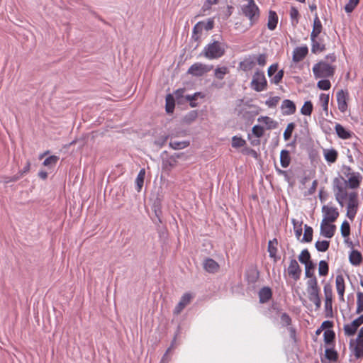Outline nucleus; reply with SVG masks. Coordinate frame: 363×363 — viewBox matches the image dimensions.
Returning <instances> with one entry per match:
<instances>
[{"label": "nucleus", "instance_id": "f257e3e1", "mask_svg": "<svg viewBox=\"0 0 363 363\" xmlns=\"http://www.w3.org/2000/svg\"><path fill=\"white\" fill-rule=\"evenodd\" d=\"M335 70V67L325 60L316 63L313 67V72L315 78H328L333 77Z\"/></svg>", "mask_w": 363, "mask_h": 363}, {"label": "nucleus", "instance_id": "f03ea898", "mask_svg": "<svg viewBox=\"0 0 363 363\" xmlns=\"http://www.w3.org/2000/svg\"><path fill=\"white\" fill-rule=\"evenodd\" d=\"M225 50V47L223 43L214 41L205 47L203 54L209 60L218 59L224 55Z\"/></svg>", "mask_w": 363, "mask_h": 363}, {"label": "nucleus", "instance_id": "7ed1b4c3", "mask_svg": "<svg viewBox=\"0 0 363 363\" xmlns=\"http://www.w3.org/2000/svg\"><path fill=\"white\" fill-rule=\"evenodd\" d=\"M246 4L242 7V11L245 16H247L251 22V25L254 24L259 17V11L254 0H245Z\"/></svg>", "mask_w": 363, "mask_h": 363}, {"label": "nucleus", "instance_id": "20e7f679", "mask_svg": "<svg viewBox=\"0 0 363 363\" xmlns=\"http://www.w3.org/2000/svg\"><path fill=\"white\" fill-rule=\"evenodd\" d=\"M251 88L260 92L267 89V82L263 72L257 71L252 76V79L250 83Z\"/></svg>", "mask_w": 363, "mask_h": 363}, {"label": "nucleus", "instance_id": "39448f33", "mask_svg": "<svg viewBox=\"0 0 363 363\" xmlns=\"http://www.w3.org/2000/svg\"><path fill=\"white\" fill-rule=\"evenodd\" d=\"M334 183V192L337 201L342 207L344 206L345 199L348 197L346 189L344 185L341 183L340 180L335 179Z\"/></svg>", "mask_w": 363, "mask_h": 363}, {"label": "nucleus", "instance_id": "423d86ee", "mask_svg": "<svg viewBox=\"0 0 363 363\" xmlns=\"http://www.w3.org/2000/svg\"><path fill=\"white\" fill-rule=\"evenodd\" d=\"M357 194L355 192H351L348 194V203L347 206V216L350 219L352 220L354 218L357 213Z\"/></svg>", "mask_w": 363, "mask_h": 363}, {"label": "nucleus", "instance_id": "0eeeda50", "mask_svg": "<svg viewBox=\"0 0 363 363\" xmlns=\"http://www.w3.org/2000/svg\"><path fill=\"white\" fill-rule=\"evenodd\" d=\"M212 68L213 66H208L200 62H196L189 68L188 73L193 76L201 77L211 71Z\"/></svg>", "mask_w": 363, "mask_h": 363}, {"label": "nucleus", "instance_id": "6e6552de", "mask_svg": "<svg viewBox=\"0 0 363 363\" xmlns=\"http://www.w3.org/2000/svg\"><path fill=\"white\" fill-rule=\"evenodd\" d=\"M322 213L323 215L322 220L332 223L335 222L339 216L337 208L329 205H325L322 207Z\"/></svg>", "mask_w": 363, "mask_h": 363}, {"label": "nucleus", "instance_id": "1a4fd4ad", "mask_svg": "<svg viewBox=\"0 0 363 363\" xmlns=\"http://www.w3.org/2000/svg\"><path fill=\"white\" fill-rule=\"evenodd\" d=\"M331 223L322 220L320 224V234L327 238H331L335 232L336 227Z\"/></svg>", "mask_w": 363, "mask_h": 363}, {"label": "nucleus", "instance_id": "9d476101", "mask_svg": "<svg viewBox=\"0 0 363 363\" xmlns=\"http://www.w3.org/2000/svg\"><path fill=\"white\" fill-rule=\"evenodd\" d=\"M287 272L288 274L292 277L295 281L299 279L301 274V269L296 259H291L289 266L287 269Z\"/></svg>", "mask_w": 363, "mask_h": 363}, {"label": "nucleus", "instance_id": "9b49d317", "mask_svg": "<svg viewBox=\"0 0 363 363\" xmlns=\"http://www.w3.org/2000/svg\"><path fill=\"white\" fill-rule=\"evenodd\" d=\"M347 98L348 94L347 92L344 91L342 89L340 90L337 93V101L339 110L344 113L346 111L347 108Z\"/></svg>", "mask_w": 363, "mask_h": 363}, {"label": "nucleus", "instance_id": "f8f14e48", "mask_svg": "<svg viewBox=\"0 0 363 363\" xmlns=\"http://www.w3.org/2000/svg\"><path fill=\"white\" fill-rule=\"evenodd\" d=\"M324 294H325V308L326 312H330L332 313L333 308H332V302H333V291L330 285L326 284L324 286Z\"/></svg>", "mask_w": 363, "mask_h": 363}, {"label": "nucleus", "instance_id": "ddd939ff", "mask_svg": "<svg viewBox=\"0 0 363 363\" xmlns=\"http://www.w3.org/2000/svg\"><path fill=\"white\" fill-rule=\"evenodd\" d=\"M192 296L191 294H184L174 310V314H179L191 302Z\"/></svg>", "mask_w": 363, "mask_h": 363}, {"label": "nucleus", "instance_id": "4468645a", "mask_svg": "<svg viewBox=\"0 0 363 363\" xmlns=\"http://www.w3.org/2000/svg\"><path fill=\"white\" fill-rule=\"evenodd\" d=\"M350 347L357 359L363 357V340L357 338L354 341H351Z\"/></svg>", "mask_w": 363, "mask_h": 363}, {"label": "nucleus", "instance_id": "2eb2a0df", "mask_svg": "<svg viewBox=\"0 0 363 363\" xmlns=\"http://www.w3.org/2000/svg\"><path fill=\"white\" fill-rule=\"evenodd\" d=\"M308 298L315 305L316 309H319L321 306V300L319 296V288L307 289Z\"/></svg>", "mask_w": 363, "mask_h": 363}, {"label": "nucleus", "instance_id": "dca6fc26", "mask_svg": "<svg viewBox=\"0 0 363 363\" xmlns=\"http://www.w3.org/2000/svg\"><path fill=\"white\" fill-rule=\"evenodd\" d=\"M335 285L339 298L341 301L344 302V294L345 289V280L342 275H337L335 279Z\"/></svg>", "mask_w": 363, "mask_h": 363}, {"label": "nucleus", "instance_id": "f3484780", "mask_svg": "<svg viewBox=\"0 0 363 363\" xmlns=\"http://www.w3.org/2000/svg\"><path fill=\"white\" fill-rule=\"evenodd\" d=\"M281 108L284 115H291L296 111L295 104L289 99H285L282 101Z\"/></svg>", "mask_w": 363, "mask_h": 363}, {"label": "nucleus", "instance_id": "a211bd4d", "mask_svg": "<svg viewBox=\"0 0 363 363\" xmlns=\"http://www.w3.org/2000/svg\"><path fill=\"white\" fill-rule=\"evenodd\" d=\"M312 42L311 51L313 53L321 52L325 49V45L321 38L318 36L314 38H311Z\"/></svg>", "mask_w": 363, "mask_h": 363}, {"label": "nucleus", "instance_id": "6ab92c4d", "mask_svg": "<svg viewBox=\"0 0 363 363\" xmlns=\"http://www.w3.org/2000/svg\"><path fill=\"white\" fill-rule=\"evenodd\" d=\"M362 176L359 173L352 172L348 175V184L350 188L355 189L359 186L362 181Z\"/></svg>", "mask_w": 363, "mask_h": 363}, {"label": "nucleus", "instance_id": "aec40b11", "mask_svg": "<svg viewBox=\"0 0 363 363\" xmlns=\"http://www.w3.org/2000/svg\"><path fill=\"white\" fill-rule=\"evenodd\" d=\"M308 48L306 47L296 48L294 51L293 60L296 62L301 61L307 55Z\"/></svg>", "mask_w": 363, "mask_h": 363}, {"label": "nucleus", "instance_id": "412c9836", "mask_svg": "<svg viewBox=\"0 0 363 363\" xmlns=\"http://www.w3.org/2000/svg\"><path fill=\"white\" fill-rule=\"evenodd\" d=\"M203 268L210 273L216 272L219 268L218 264L213 259H206L203 262Z\"/></svg>", "mask_w": 363, "mask_h": 363}, {"label": "nucleus", "instance_id": "4be33fe9", "mask_svg": "<svg viewBox=\"0 0 363 363\" xmlns=\"http://www.w3.org/2000/svg\"><path fill=\"white\" fill-rule=\"evenodd\" d=\"M322 23L316 14L313 21V30L311 34V38H314L315 37L319 36L320 33L322 31Z\"/></svg>", "mask_w": 363, "mask_h": 363}, {"label": "nucleus", "instance_id": "5701e85b", "mask_svg": "<svg viewBox=\"0 0 363 363\" xmlns=\"http://www.w3.org/2000/svg\"><path fill=\"white\" fill-rule=\"evenodd\" d=\"M359 325L354 320L350 324L344 325L345 334L347 336H352L355 334Z\"/></svg>", "mask_w": 363, "mask_h": 363}, {"label": "nucleus", "instance_id": "b1692460", "mask_svg": "<svg viewBox=\"0 0 363 363\" xmlns=\"http://www.w3.org/2000/svg\"><path fill=\"white\" fill-rule=\"evenodd\" d=\"M323 155L326 161L330 163L335 162L337 157V152L334 149H325Z\"/></svg>", "mask_w": 363, "mask_h": 363}, {"label": "nucleus", "instance_id": "393cba45", "mask_svg": "<svg viewBox=\"0 0 363 363\" xmlns=\"http://www.w3.org/2000/svg\"><path fill=\"white\" fill-rule=\"evenodd\" d=\"M278 23V16L275 11H270L268 16L267 27L269 30H273L277 27Z\"/></svg>", "mask_w": 363, "mask_h": 363}, {"label": "nucleus", "instance_id": "a878e982", "mask_svg": "<svg viewBox=\"0 0 363 363\" xmlns=\"http://www.w3.org/2000/svg\"><path fill=\"white\" fill-rule=\"evenodd\" d=\"M258 122L264 124L267 129L277 128V123L268 116H261L257 119Z\"/></svg>", "mask_w": 363, "mask_h": 363}, {"label": "nucleus", "instance_id": "bb28decb", "mask_svg": "<svg viewBox=\"0 0 363 363\" xmlns=\"http://www.w3.org/2000/svg\"><path fill=\"white\" fill-rule=\"evenodd\" d=\"M259 301L265 303L272 297V291L269 287L262 288L259 292Z\"/></svg>", "mask_w": 363, "mask_h": 363}, {"label": "nucleus", "instance_id": "cd10ccee", "mask_svg": "<svg viewBox=\"0 0 363 363\" xmlns=\"http://www.w3.org/2000/svg\"><path fill=\"white\" fill-rule=\"evenodd\" d=\"M335 131L337 135L342 139H348L350 138L352 134L350 132L347 131L342 125L340 124H336L335 125Z\"/></svg>", "mask_w": 363, "mask_h": 363}, {"label": "nucleus", "instance_id": "c85d7f7f", "mask_svg": "<svg viewBox=\"0 0 363 363\" xmlns=\"http://www.w3.org/2000/svg\"><path fill=\"white\" fill-rule=\"evenodd\" d=\"M291 158L289 156V152L286 150H283L280 154V162L283 167H287L290 164Z\"/></svg>", "mask_w": 363, "mask_h": 363}, {"label": "nucleus", "instance_id": "c756f323", "mask_svg": "<svg viewBox=\"0 0 363 363\" xmlns=\"http://www.w3.org/2000/svg\"><path fill=\"white\" fill-rule=\"evenodd\" d=\"M362 257L360 252L352 250L350 255V261L354 265H358L362 262Z\"/></svg>", "mask_w": 363, "mask_h": 363}, {"label": "nucleus", "instance_id": "7c9ffc66", "mask_svg": "<svg viewBox=\"0 0 363 363\" xmlns=\"http://www.w3.org/2000/svg\"><path fill=\"white\" fill-rule=\"evenodd\" d=\"M145 175V169H141L139 172L138 177L135 179V183L138 186V191H140L143 186L144 179Z\"/></svg>", "mask_w": 363, "mask_h": 363}, {"label": "nucleus", "instance_id": "2f4dec72", "mask_svg": "<svg viewBox=\"0 0 363 363\" xmlns=\"http://www.w3.org/2000/svg\"><path fill=\"white\" fill-rule=\"evenodd\" d=\"M313 239V228L307 225H305V231L301 242H309Z\"/></svg>", "mask_w": 363, "mask_h": 363}, {"label": "nucleus", "instance_id": "473e14b6", "mask_svg": "<svg viewBox=\"0 0 363 363\" xmlns=\"http://www.w3.org/2000/svg\"><path fill=\"white\" fill-rule=\"evenodd\" d=\"M174 108V99L171 94L166 97V111L167 113H172Z\"/></svg>", "mask_w": 363, "mask_h": 363}, {"label": "nucleus", "instance_id": "72a5a7b5", "mask_svg": "<svg viewBox=\"0 0 363 363\" xmlns=\"http://www.w3.org/2000/svg\"><path fill=\"white\" fill-rule=\"evenodd\" d=\"M58 160L59 157L57 156L52 155L45 160L43 165L48 168H52L56 165Z\"/></svg>", "mask_w": 363, "mask_h": 363}, {"label": "nucleus", "instance_id": "f704fd0d", "mask_svg": "<svg viewBox=\"0 0 363 363\" xmlns=\"http://www.w3.org/2000/svg\"><path fill=\"white\" fill-rule=\"evenodd\" d=\"M189 145V143L187 141H171L169 143V146L174 150H181L184 149Z\"/></svg>", "mask_w": 363, "mask_h": 363}, {"label": "nucleus", "instance_id": "c9c22d12", "mask_svg": "<svg viewBox=\"0 0 363 363\" xmlns=\"http://www.w3.org/2000/svg\"><path fill=\"white\" fill-rule=\"evenodd\" d=\"M277 241L276 239L270 240L268 243V252L271 257H276L277 249Z\"/></svg>", "mask_w": 363, "mask_h": 363}, {"label": "nucleus", "instance_id": "e433bc0d", "mask_svg": "<svg viewBox=\"0 0 363 363\" xmlns=\"http://www.w3.org/2000/svg\"><path fill=\"white\" fill-rule=\"evenodd\" d=\"M313 111V104L310 101H306L301 109V113L305 116H310Z\"/></svg>", "mask_w": 363, "mask_h": 363}, {"label": "nucleus", "instance_id": "4c0bfd02", "mask_svg": "<svg viewBox=\"0 0 363 363\" xmlns=\"http://www.w3.org/2000/svg\"><path fill=\"white\" fill-rule=\"evenodd\" d=\"M310 259H311V255H310L309 252L308 251V250H302V252H301V254L298 256V260L304 264H306V263L311 262Z\"/></svg>", "mask_w": 363, "mask_h": 363}, {"label": "nucleus", "instance_id": "58836bf2", "mask_svg": "<svg viewBox=\"0 0 363 363\" xmlns=\"http://www.w3.org/2000/svg\"><path fill=\"white\" fill-rule=\"evenodd\" d=\"M363 311V293L357 292V314L361 313Z\"/></svg>", "mask_w": 363, "mask_h": 363}, {"label": "nucleus", "instance_id": "ea45409f", "mask_svg": "<svg viewBox=\"0 0 363 363\" xmlns=\"http://www.w3.org/2000/svg\"><path fill=\"white\" fill-rule=\"evenodd\" d=\"M325 356L326 359L333 362L337 361L338 358L337 352L333 349H326L325 351Z\"/></svg>", "mask_w": 363, "mask_h": 363}, {"label": "nucleus", "instance_id": "a19ab883", "mask_svg": "<svg viewBox=\"0 0 363 363\" xmlns=\"http://www.w3.org/2000/svg\"><path fill=\"white\" fill-rule=\"evenodd\" d=\"M203 28V23L199 22L195 25L193 29V35L192 38L195 40H198L199 36L198 35L199 33H201Z\"/></svg>", "mask_w": 363, "mask_h": 363}, {"label": "nucleus", "instance_id": "79ce46f5", "mask_svg": "<svg viewBox=\"0 0 363 363\" xmlns=\"http://www.w3.org/2000/svg\"><path fill=\"white\" fill-rule=\"evenodd\" d=\"M315 245L318 251L325 252L329 248L330 242L327 240L317 241Z\"/></svg>", "mask_w": 363, "mask_h": 363}, {"label": "nucleus", "instance_id": "37998d69", "mask_svg": "<svg viewBox=\"0 0 363 363\" xmlns=\"http://www.w3.org/2000/svg\"><path fill=\"white\" fill-rule=\"evenodd\" d=\"M318 273L320 276H326L328 273V264L324 261L321 260L319 262Z\"/></svg>", "mask_w": 363, "mask_h": 363}, {"label": "nucleus", "instance_id": "c03bdc74", "mask_svg": "<svg viewBox=\"0 0 363 363\" xmlns=\"http://www.w3.org/2000/svg\"><path fill=\"white\" fill-rule=\"evenodd\" d=\"M227 73H228V69L226 67H218L215 69V77L218 79H223Z\"/></svg>", "mask_w": 363, "mask_h": 363}, {"label": "nucleus", "instance_id": "a18cd8bd", "mask_svg": "<svg viewBox=\"0 0 363 363\" xmlns=\"http://www.w3.org/2000/svg\"><path fill=\"white\" fill-rule=\"evenodd\" d=\"M292 223L294 224V228L295 231V235L298 240L300 239L301 234H302V228H301V223H298L295 219L292 220Z\"/></svg>", "mask_w": 363, "mask_h": 363}, {"label": "nucleus", "instance_id": "49530a36", "mask_svg": "<svg viewBox=\"0 0 363 363\" xmlns=\"http://www.w3.org/2000/svg\"><path fill=\"white\" fill-rule=\"evenodd\" d=\"M340 230H341V234H342V237L347 238L350 235V224L347 221L345 220L342 223Z\"/></svg>", "mask_w": 363, "mask_h": 363}, {"label": "nucleus", "instance_id": "de8ad7c7", "mask_svg": "<svg viewBox=\"0 0 363 363\" xmlns=\"http://www.w3.org/2000/svg\"><path fill=\"white\" fill-rule=\"evenodd\" d=\"M295 128L294 123H290L287 125V127L284 133V138L285 140H289L291 137L292 132Z\"/></svg>", "mask_w": 363, "mask_h": 363}, {"label": "nucleus", "instance_id": "09e8293b", "mask_svg": "<svg viewBox=\"0 0 363 363\" xmlns=\"http://www.w3.org/2000/svg\"><path fill=\"white\" fill-rule=\"evenodd\" d=\"M315 265L311 262L309 263H306L305 264V274L306 277H312L314 275V269Z\"/></svg>", "mask_w": 363, "mask_h": 363}, {"label": "nucleus", "instance_id": "8fccbe9b", "mask_svg": "<svg viewBox=\"0 0 363 363\" xmlns=\"http://www.w3.org/2000/svg\"><path fill=\"white\" fill-rule=\"evenodd\" d=\"M317 86L321 90H328L330 88L331 84L329 80L322 79L318 82Z\"/></svg>", "mask_w": 363, "mask_h": 363}, {"label": "nucleus", "instance_id": "3c124183", "mask_svg": "<svg viewBox=\"0 0 363 363\" xmlns=\"http://www.w3.org/2000/svg\"><path fill=\"white\" fill-rule=\"evenodd\" d=\"M245 141L241 138L234 136L232 139V146L233 147H241L244 146Z\"/></svg>", "mask_w": 363, "mask_h": 363}, {"label": "nucleus", "instance_id": "603ef678", "mask_svg": "<svg viewBox=\"0 0 363 363\" xmlns=\"http://www.w3.org/2000/svg\"><path fill=\"white\" fill-rule=\"evenodd\" d=\"M359 0H350L349 2L345 5V10L347 13L352 12L355 6L358 4Z\"/></svg>", "mask_w": 363, "mask_h": 363}, {"label": "nucleus", "instance_id": "864d4df0", "mask_svg": "<svg viewBox=\"0 0 363 363\" xmlns=\"http://www.w3.org/2000/svg\"><path fill=\"white\" fill-rule=\"evenodd\" d=\"M309 279L307 281V289H315L318 288V281L315 275L312 277H307Z\"/></svg>", "mask_w": 363, "mask_h": 363}, {"label": "nucleus", "instance_id": "5fc2aeb1", "mask_svg": "<svg viewBox=\"0 0 363 363\" xmlns=\"http://www.w3.org/2000/svg\"><path fill=\"white\" fill-rule=\"evenodd\" d=\"M320 100L322 102V106L323 110L327 112L328 108L329 95L321 94L320 96Z\"/></svg>", "mask_w": 363, "mask_h": 363}, {"label": "nucleus", "instance_id": "6e6d98bb", "mask_svg": "<svg viewBox=\"0 0 363 363\" xmlns=\"http://www.w3.org/2000/svg\"><path fill=\"white\" fill-rule=\"evenodd\" d=\"M324 340L326 343L331 342L335 338V333L333 330H325L323 334Z\"/></svg>", "mask_w": 363, "mask_h": 363}, {"label": "nucleus", "instance_id": "4d7b16f0", "mask_svg": "<svg viewBox=\"0 0 363 363\" xmlns=\"http://www.w3.org/2000/svg\"><path fill=\"white\" fill-rule=\"evenodd\" d=\"M175 164L176 160L172 157L169 160L163 161L162 167L165 169H170L172 167L175 166Z\"/></svg>", "mask_w": 363, "mask_h": 363}, {"label": "nucleus", "instance_id": "13d9d810", "mask_svg": "<svg viewBox=\"0 0 363 363\" xmlns=\"http://www.w3.org/2000/svg\"><path fill=\"white\" fill-rule=\"evenodd\" d=\"M264 133V128L260 125H255L252 128V133L255 135L257 138H261L263 136Z\"/></svg>", "mask_w": 363, "mask_h": 363}, {"label": "nucleus", "instance_id": "bf43d9fd", "mask_svg": "<svg viewBox=\"0 0 363 363\" xmlns=\"http://www.w3.org/2000/svg\"><path fill=\"white\" fill-rule=\"evenodd\" d=\"M280 100V98L279 96H274L269 99L267 101H266L265 104L269 107H274L277 105Z\"/></svg>", "mask_w": 363, "mask_h": 363}, {"label": "nucleus", "instance_id": "052dcab7", "mask_svg": "<svg viewBox=\"0 0 363 363\" xmlns=\"http://www.w3.org/2000/svg\"><path fill=\"white\" fill-rule=\"evenodd\" d=\"M281 323L284 326H288L291 323V319L286 313H282L281 315Z\"/></svg>", "mask_w": 363, "mask_h": 363}, {"label": "nucleus", "instance_id": "680f3d73", "mask_svg": "<svg viewBox=\"0 0 363 363\" xmlns=\"http://www.w3.org/2000/svg\"><path fill=\"white\" fill-rule=\"evenodd\" d=\"M201 95V93L197 92L195 93L194 95H186V99L187 101H190V105L191 107H195L196 104L194 102V100L197 99L199 96Z\"/></svg>", "mask_w": 363, "mask_h": 363}, {"label": "nucleus", "instance_id": "e2e57ef3", "mask_svg": "<svg viewBox=\"0 0 363 363\" xmlns=\"http://www.w3.org/2000/svg\"><path fill=\"white\" fill-rule=\"evenodd\" d=\"M283 76H284V71L279 70L274 75V77L272 79V82H273L276 84H279L281 82V80L282 79Z\"/></svg>", "mask_w": 363, "mask_h": 363}, {"label": "nucleus", "instance_id": "0e129e2a", "mask_svg": "<svg viewBox=\"0 0 363 363\" xmlns=\"http://www.w3.org/2000/svg\"><path fill=\"white\" fill-rule=\"evenodd\" d=\"M290 16L292 20H296V23L298 22V11L294 8L291 7L290 10Z\"/></svg>", "mask_w": 363, "mask_h": 363}, {"label": "nucleus", "instance_id": "69168bd1", "mask_svg": "<svg viewBox=\"0 0 363 363\" xmlns=\"http://www.w3.org/2000/svg\"><path fill=\"white\" fill-rule=\"evenodd\" d=\"M254 65V62L252 61L249 62L247 60H245L240 63L241 67H242L244 70L250 69Z\"/></svg>", "mask_w": 363, "mask_h": 363}, {"label": "nucleus", "instance_id": "338daca9", "mask_svg": "<svg viewBox=\"0 0 363 363\" xmlns=\"http://www.w3.org/2000/svg\"><path fill=\"white\" fill-rule=\"evenodd\" d=\"M267 62V56L265 54H260L257 57V62L259 65L264 66Z\"/></svg>", "mask_w": 363, "mask_h": 363}, {"label": "nucleus", "instance_id": "774afa93", "mask_svg": "<svg viewBox=\"0 0 363 363\" xmlns=\"http://www.w3.org/2000/svg\"><path fill=\"white\" fill-rule=\"evenodd\" d=\"M277 68H278V65L277 64H274V65H272L269 68H268V75L269 77H272L274 74H275L277 71Z\"/></svg>", "mask_w": 363, "mask_h": 363}]
</instances>
